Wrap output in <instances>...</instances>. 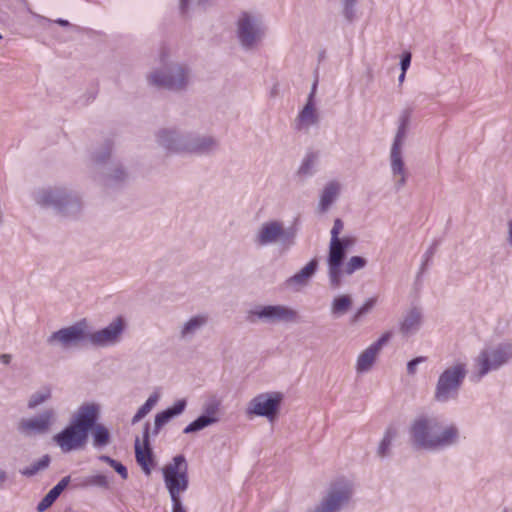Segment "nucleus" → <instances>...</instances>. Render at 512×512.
Here are the masks:
<instances>
[{
  "mask_svg": "<svg viewBox=\"0 0 512 512\" xmlns=\"http://www.w3.org/2000/svg\"><path fill=\"white\" fill-rule=\"evenodd\" d=\"M410 438L416 448L434 451L454 445L458 441L459 430L437 417L420 416L411 424Z\"/></svg>",
  "mask_w": 512,
  "mask_h": 512,
  "instance_id": "obj_1",
  "label": "nucleus"
},
{
  "mask_svg": "<svg viewBox=\"0 0 512 512\" xmlns=\"http://www.w3.org/2000/svg\"><path fill=\"white\" fill-rule=\"evenodd\" d=\"M157 143L167 152L195 155L209 154L218 148V140L213 136L182 134L173 129L160 130Z\"/></svg>",
  "mask_w": 512,
  "mask_h": 512,
  "instance_id": "obj_2",
  "label": "nucleus"
},
{
  "mask_svg": "<svg viewBox=\"0 0 512 512\" xmlns=\"http://www.w3.org/2000/svg\"><path fill=\"white\" fill-rule=\"evenodd\" d=\"M159 58L162 67L149 74V83L173 91L185 89L190 76L187 65L176 60L173 51L166 47L161 49Z\"/></svg>",
  "mask_w": 512,
  "mask_h": 512,
  "instance_id": "obj_3",
  "label": "nucleus"
},
{
  "mask_svg": "<svg viewBox=\"0 0 512 512\" xmlns=\"http://www.w3.org/2000/svg\"><path fill=\"white\" fill-rule=\"evenodd\" d=\"M410 124V112L405 110L398 119V127L389 150V168L393 187L400 191L407 184L409 172L404 160V146Z\"/></svg>",
  "mask_w": 512,
  "mask_h": 512,
  "instance_id": "obj_4",
  "label": "nucleus"
},
{
  "mask_svg": "<svg viewBox=\"0 0 512 512\" xmlns=\"http://www.w3.org/2000/svg\"><path fill=\"white\" fill-rule=\"evenodd\" d=\"M163 480L172 502V512H186L181 494L189 487L188 463L183 455H176L162 468Z\"/></svg>",
  "mask_w": 512,
  "mask_h": 512,
  "instance_id": "obj_5",
  "label": "nucleus"
},
{
  "mask_svg": "<svg viewBox=\"0 0 512 512\" xmlns=\"http://www.w3.org/2000/svg\"><path fill=\"white\" fill-rule=\"evenodd\" d=\"M35 202L42 207H51L64 216H76L81 211V202L76 194L65 187H43L34 192Z\"/></svg>",
  "mask_w": 512,
  "mask_h": 512,
  "instance_id": "obj_6",
  "label": "nucleus"
},
{
  "mask_svg": "<svg viewBox=\"0 0 512 512\" xmlns=\"http://www.w3.org/2000/svg\"><path fill=\"white\" fill-rule=\"evenodd\" d=\"M466 375L467 365L464 362L458 361L447 366L438 376L434 399L440 403L456 400Z\"/></svg>",
  "mask_w": 512,
  "mask_h": 512,
  "instance_id": "obj_7",
  "label": "nucleus"
},
{
  "mask_svg": "<svg viewBox=\"0 0 512 512\" xmlns=\"http://www.w3.org/2000/svg\"><path fill=\"white\" fill-rule=\"evenodd\" d=\"M296 229L286 228L280 220H268L263 222L254 235L257 246L279 245L283 251L289 250L296 239Z\"/></svg>",
  "mask_w": 512,
  "mask_h": 512,
  "instance_id": "obj_8",
  "label": "nucleus"
},
{
  "mask_svg": "<svg viewBox=\"0 0 512 512\" xmlns=\"http://www.w3.org/2000/svg\"><path fill=\"white\" fill-rule=\"evenodd\" d=\"M512 359V343L502 342L485 347L474 359V376L481 379L491 371L498 370Z\"/></svg>",
  "mask_w": 512,
  "mask_h": 512,
  "instance_id": "obj_9",
  "label": "nucleus"
},
{
  "mask_svg": "<svg viewBox=\"0 0 512 512\" xmlns=\"http://www.w3.org/2000/svg\"><path fill=\"white\" fill-rule=\"evenodd\" d=\"M353 493L349 480L337 479L330 483L319 503L307 512H340L349 505Z\"/></svg>",
  "mask_w": 512,
  "mask_h": 512,
  "instance_id": "obj_10",
  "label": "nucleus"
},
{
  "mask_svg": "<svg viewBox=\"0 0 512 512\" xmlns=\"http://www.w3.org/2000/svg\"><path fill=\"white\" fill-rule=\"evenodd\" d=\"M356 244L354 236L345 235L330 239L327 256L329 284L332 289H338L342 284V265L346 253Z\"/></svg>",
  "mask_w": 512,
  "mask_h": 512,
  "instance_id": "obj_11",
  "label": "nucleus"
},
{
  "mask_svg": "<svg viewBox=\"0 0 512 512\" xmlns=\"http://www.w3.org/2000/svg\"><path fill=\"white\" fill-rule=\"evenodd\" d=\"M250 323L267 324L294 323L298 321V312L286 305H257L247 312Z\"/></svg>",
  "mask_w": 512,
  "mask_h": 512,
  "instance_id": "obj_12",
  "label": "nucleus"
},
{
  "mask_svg": "<svg viewBox=\"0 0 512 512\" xmlns=\"http://www.w3.org/2000/svg\"><path fill=\"white\" fill-rule=\"evenodd\" d=\"M46 342L51 347L69 349L88 342V321L82 319L51 333Z\"/></svg>",
  "mask_w": 512,
  "mask_h": 512,
  "instance_id": "obj_13",
  "label": "nucleus"
},
{
  "mask_svg": "<svg viewBox=\"0 0 512 512\" xmlns=\"http://www.w3.org/2000/svg\"><path fill=\"white\" fill-rule=\"evenodd\" d=\"M282 400L283 395L280 392L258 394L249 401L246 407V415L248 417H266L270 422H273L277 417Z\"/></svg>",
  "mask_w": 512,
  "mask_h": 512,
  "instance_id": "obj_14",
  "label": "nucleus"
},
{
  "mask_svg": "<svg viewBox=\"0 0 512 512\" xmlns=\"http://www.w3.org/2000/svg\"><path fill=\"white\" fill-rule=\"evenodd\" d=\"M126 327V320L122 316L116 317L104 328L93 332L88 327V342L96 347L114 346L121 341Z\"/></svg>",
  "mask_w": 512,
  "mask_h": 512,
  "instance_id": "obj_15",
  "label": "nucleus"
},
{
  "mask_svg": "<svg viewBox=\"0 0 512 512\" xmlns=\"http://www.w3.org/2000/svg\"><path fill=\"white\" fill-rule=\"evenodd\" d=\"M237 35L240 44L246 49L254 48L262 39L264 30L259 18L243 13L237 22Z\"/></svg>",
  "mask_w": 512,
  "mask_h": 512,
  "instance_id": "obj_16",
  "label": "nucleus"
},
{
  "mask_svg": "<svg viewBox=\"0 0 512 512\" xmlns=\"http://www.w3.org/2000/svg\"><path fill=\"white\" fill-rule=\"evenodd\" d=\"M317 82L312 85L306 104L294 120V128L300 132H308L311 127L319 124L320 116L314 101Z\"/></svg>",
  "mask_w": 512,
  "mask_h": 512,
  "instance_id": "obj_17",
  "label": "nucleus"
},
{
  "mask_svg": "<svg viewBox=\"0 0 512 512\" xmlns=\"http://www.w3.org/2000/svg\"><path fill=\"white\" fill-rule=\"evenodd\" d=\"M87 435L74 425L70 424L60 433L53 437V441L59 446L62 452L68 453L84 447Z\"/></svg>",
  "mask_w": 512,
  "mask_h": 512,
  "instance_id": "obj_18",
  "label": "nucleus"
},
{
  "mask_svg": "<svg viewBox=\"0 0 512 512\" xmlns=\"http://www.w3.org/2000/svg\"><path fill=\"white\" fill-rule=\"evenodd\" d=\"M55 418V411L53 409H48L36 417L22 419L19 422V430L27 435L33 433L43 434L49 430L50 426L54 423Z\"/></svg>",
  "mask_w": 512,
  "mask_h": 512,
  "instance_id": "obj_19",
  "label": "nucleus"
},
{
  "mask_svg": "<svg viewBox=\"0 0 512 512\" xmlns=\"http://www.w3.org/2000/svg\"><path fill=\"white\" fill-rule=\"evenodd\" d=\"M208 322L209 316L207 313H199L190 316L178 325V339L183 342L193 340L195 336L207 326Z\"/></svg>",
  "mask_w": 512,
  "mask_h": 512,
  "instance_id": "obj_20",
  "label": "nucleus"
},
{
  "mask_svg": "<svg viewBox=\"0 0 512 512\" xmlns=\"http://www.w3.org/2000/svg\"><path fill=\"white\" fill-rule=\"evenodd\" d=\"M99 413L98 404L85 403L78 408L71 424L88 436V432L96 425Z\"/></svg>",
  "mask_w": 512,
  "mask_h": 512,
  "instance_id": "obj_21",
  "label": "nucleus"
},
{
  "mask_svg": "<svg viewBox=\"0 0 512 512\" xmlns=\"http://www.w3.org/2000/svg\"><path fill=\"white\" fill-rule=\"evenodd\" d=\"M144 448L140 444L139 438H136L135 440V457L137 463L140 465L143 472L149 476L152 472L153 466H154V459L152 451L149 447V435H148V428L146 427L144 431Z\"/></svg>",
  "mask_w": 512,
  "mask_h": 512,
  "instance_id": "obj_22",
  "label": "nucleus"
},
{
  "mask_svg": "<svg viewBox=\"0 0 512 512\" xmlns=\"http://www.w3.org/2000/svg\"><path fill=\"white\" fill-rule=\"evenodd\" d=\"M422 326V312L419 308L413 307L405 312L400 324L399 332L403 337L415 335Z\"/></svg>",
  "mask_w": 512,
  "mask_h": 512,
  "instance_id": "obj_23",
  "label": "nucleus"
},
{
  "mask_svg": "<svg viewBox=\"0 0 512 512\" xmlns=\"http://www.w3.org/2000/svg\"><path fill=\"white\" fill-rule=\"evenodd\" d=\"M381 353L371 345L362 350L355 360V372L358 375L367 374L372 371Z\"/></svg>",
  "mask_w": 512,
  "mask_h": 512,
  "instance_id": "obj_24",
  "label": "nucleus"
},
{
  "mask_svg": "<svg viewBox=\"0 0 512 512\" xmlns=\"http://www.w3.org/2000/svg\"><path fill=\"white\" fill-rule=\"evenodd\" d=\"M318 268L317 259H312L299 272L286 280V285L292 288H300L308 284L310 278Z\"/></svg>",
  "mask_w": 512,
  "mask_h": 512,
  "instance_id": "obj_25",
  "label": "nucleus"
},
{
  "mask_svg": "<svg viewBox=\"0 0 512 512\" xmlns=\"http://www.w3.org/2000/svg\"><path fill=\"white\" fill-rule=\"evenodd\" d=\"M341 184L335 180L328 182L320 195L319 203H318V211L321 213H325L331 207V205L336 201L340 194Z\"/></svg>",
  "mask_w": 512,
  "mask_h": 512,
  "instance_id": "obj_26",
  "label": "nucleus"
},
{
  "mask_svg": "<svg viewBox=\"0 0 512 512\" xmlns=\"http://www.w3.org/2000/svg\"><path fill=\"white\" fill-rule=\"evenodd\" d=\"M70 482V476L63 477L38 503L37 511L44 512L56 501L63 490L68 486Z\"/></svg>",
  "mask_w": 512,
  "mask_h": 512,
  "instance_id": "obj_27",
  "label": "nucleus"
},
{
  "mask_svg": "<svg viewBox=\"0 0 512 512\" xmlns=\"http://www.w3.org/2000/svg\"><path fill=\"white\" fill-rule=\"evenodd\" d=\"M353 298L350 294H338L330 305L331 316L335 319L342 317L352 308Z\"/></svg>",
  "mask_w": 512,
  "mask_h": 512,
  "instance_id": "obj_28",
  "label": "nucleus"
},
{
  "mask_svg": "<svg viewBox=\"0 0 512 512\" xmlns=\"http://www.w3.org/2000/svg\"><path fill=\"white\" fill-rule=\"evenodd\" d=\"M93 445L95 447H104L110 442V432L102 424H96L92 428Z\"/></svg>",
  "mask_w": 512,
  "mask_h": 512,
  "instance_id": "obj_29",
  "label": "nucleus"
},
{
  "mask_svg": "<svg viewBox=\"0 0 512 512\" xmlns=\"http://www.w3.org/2000/svg\"><path fill=\"white\" fill-rule=\"evenodd\" d=\"M80 487H99L102 489H108L110 487V480L106 475L94 474L83 478Z\"/></svg>",
  "mask_w": 512,
  "mask_h": 512,
  "instance_id": "obj_30",
  "label": "nucleus"
},
{
  "mask_svg": "<svg viewBox=\"0 0 512 512\" xmlns=\"http://www.w3.org/2000/svg\"><path fill=\"white\" fill-rule=\"evenodd\" d=\"M217 421H218L217 417L201 415L196 420L191 422L188 426H186L183 432L185 434L198 432V431L216 423Z\"/></svg>",
  "mask_w": 512,
  "mask_h": 512,
  "instance_id": "obj_31",
  "label": "nucleus"
},
{
  "mask_svg": "<svg viewBox=\"0 0 512 512\" xmlns=\"http://www.w3.org/2000/svg\"><path fill=\"white\" fill-rule=\"evenodd\" d=\"M377 299L374 297L368 298L364 303L357 309V311L349 318L351 325H357L361 318L368 314L375 306Z\"/></svg>",
  "mask_w": 512,
  "mask_h": 512,
  "instance_id": "obj_32",
  "label": "nucleus"
},
{
  "mask_svg": "<svg viewBox=\"0 0 512 512\" xmlns=\"http://www.w3.org/2000/svg\"><path fill=\"white\" fill-rule=\"evenodd\" d=\"M317 156L314 153H309L305 156L303 159L300 167L298 168V175L299 176H311L314 172V168L316 165Z\"/></svg>",
  "mask_w": 512,
  "mask_h": 512,
  "instance_id": "obj_33",
  "label": "nucleus"
},
{
  "mask_svg": "<svg viewBox=\"0 0 512 512\" xmlns=\"http://www.w3.org/2000/svg\"><path fill=\"white\" fill-rule=\"evenodd\" d=\"M367 265V260L361 256H352L345 263L343 273L352 275L354 272L363 269Z\"/></svg>",
  "mask_w": 512,
  "mask_h": 512,
  "instance_id": "obj_34",
  "label": "nucleus"
},
{
  "mask_svg": "<svg viewBox=\"0 0 512 512\" xmlns=\"http://www.w3.org/2000/svg\"><path fill=\"white\" fill-rule=\"evenodd\" d=\"M50 458L48 455L43 456L38 461L31 464L29 467L21 470V474L26 477H31L37 474L39 471L46 469L49 466Z\"/></svg>",
  "mask_w": 512,
  "mask_h": 512,
  "instance_id": "obj_35",
  "label": "nucleus"
},
{
  "mask_svg": "<svg viewBox=\"0 0 512 512\" xmlns=\"http://www.w3.org/2000/svg\"><path fill=\"white\" fill-rule=\"evenodd\" d=\"M395 436H396L395 429H392V428L387 429V431L385 432V434L383 436V439L381 440V442L378 446V449H377L378 456L385 457L386 455H388L390 446H391L392 441L395 438Z\"/></svg>",
  "mask_w": 512,
  "mask_h": 512,
  "instance_id": "obj_36",
  "label": "nucleus"
},
{
  "mask_svg": "<svg viewBox=\"0 0 512 512\" xmlns=\"http://www.w3.org/2000/svg\"><path fill=\"white\" fill-rule=\"evenodd\" d=\"M128 179V174L126 171L118 165H115L111 168L107 175V184L108 185H116L124 182Z\"/></svg>",
  "mask_w": 512,
  "mask_h": 512,
  "instance_id": "obj_37",
  "label": "nucleus"
},
{
  "mask_svg": "<svg viewBox=\"0 0 512 512\" xmlns=\"http://www.w3.org/2000/svg\"><path fill=\"white\" fill-rule=\"evenodd\" d=\"M51 398V390L49 388H45L41 391L35 392L31 395L28 401V407L33 409L38 405L44 403L45 401Z\"/></svg>",
  "mask_w": 512,
  "mask_h": 512,
  "instance_id": "obj_38",
  "label": "nucleus"
},
{
  "mask_svg": "<svg viewBox=\"0 0 512 512\" xmlns=\"http://www.w3.org/2000/svg\"><path fill=\"white\" fill-rule=\"evenodd\" d=\"M172 418V414L167 409L157 413L154 420L155 433L157 434L161 427L168 423Z\"/></svg>",
  "mask_w": 512,
  "mask_h": 512,
  "instance_id": "obj_39",
  "label": "nucleus"
},
{
  "mask_svg": "<svg viewBox=\"0 0 512 512\" xmlns=\"http://www.w3.org/2000/svg\"><path fill=\"white\" fill-rule=\"evenodd\" d=\"M159 400V394L153 393L149 396V398L146 400V402L138 409L140 413L144 416H146L152 408L156 405V403Z\"/></svg>",
  "mask_w": 512,
  "mask_h": 512,
  "instance_id": "obj_40",
  "label": "nucleus"
},
{
  "mask_svg": "<svg viewBox=\"0 0 512 512\" xmlns=\"http://www.w3.org/2000/svg\"><path fill=\"white\" fill-rule=\"evenodd\" d=\"M391 337H392V332L391 331H386L376 341H374L370 345L374 349H376L379 353H381L383 347L389 342Z\"/></svg>",
  "mask_w": 512,
  "mask_h": 512,
  "instance_id": "obj_41",
  "label": "nucleus"
},
{
  "mask_svg": "<svg viewBox=\"0 0 512 512\" xmlns=\"http://www.w3.org/2000/svg\"><path fill=\"white\" fill-rule=\"evenodd\" d=\"M343 4V13L348 20H352L354 17V7L357 0H341Z\"/></svg>",
  "mask_w": 512,
  "mask_h": 512,
  "instance_id": "obj_42",
  "label": "nucleus"
},
{
  "mask_svg": "<svg viewBox=\"0 0 512 512\" xmlns=\"http://www.w3.org/2000/svg\"><path fill=\"white\" fill-rule=\"evenodd\" d=\"M185 407H186V400L181 399V400H178L177 402H175L172 407L167 408V410L170 411V413L172 414L173 417H175V416L182 414L183 411L185 410Z\"/></svg>",
  "mask_w": 512,
  "mask_h": 512,
  "instance_id": "obj_43",
  "label": "nucleus"
},
{
  "mask_svg": "<svg viewBox=\"0 0 512 512\" xmlns=\"http://www.w3.org/2000/svg\"><path fill=\"white\" fill-rule=\"evenodd\" d=\"M427 360L426 357L424 356H419V357H416L412 360H410L408 363H407V373L409 375H414L416 373V368L417 366L420 364V363H423Z\"/></svg>",
  "mask_w": 512,
  "mask_h": 512,
  "instance_id": "obj_44",
  "label": "nucleus"
},
{
  "mask_svg": "<svg viewBox=\"0 0 512 512\" xmlns=\"http://www.w3.org/2000/svg\"><path fill=\"white\" fill-rule=\"evenodd\" d=\"M344 228V223L341 219L337 218L334 221L333 227L331 229V239H337L340 237V234Z\"/></svg>",
  "mask_w": 512,
  "mask_h": 512,
  "instance_id": "obj_45",
  "label": "nucleus"
},
{
  "mask_svg": "<svg viewBox=\"0 0 512 512\" xmlns=\"http://www.w3.org/2000/svg\"><path fill=\"white\" fill-rule=\"evenodd\" d=\"M219 409V403L218 402H211L204 406V412L205 414L203 416H213L217 417L216 414Z\"/></svg>",
  "mask_w": 512,
  "mask_h": 512,
  "instance_id": "obj_46",
  "label": "nucleus"
},
{
  "mask_svg": "<svg viewBox=\"0 0 512 512\" xmlns=\"http://www.w3.org/2000/svg\"><path fill=\"white\" fill-rule=\"evenodd\" d=\"M410 63H411V54L409 52H405L402 55V58L400 61L401 71L406 72L410 66Z\"/></svg>",
  "mask_w": 512,
  "mask_h": 512,
  "instance_id": "obj_47",
  "label": "nucleus"
},
{
  "mask_svg": "<svg viewBox=\"0 0 512 512\" xmlns=\"http://www.w3.org/2000/svg\"><path fill=\"white\" fill-rule=\"evenodd\" d=\"M8 480H9L8 472L5 469L0 468V489H3L6 486Z\"/></svg>",
  "mask_w": 512,
  "mask_h": 512,
  "instance_id": "obj_48",
  "label": "nucleus"
},
{
  "mask_svg": "<svg viewBox=\"0 0 512 512\" xmlns=\"http://www.w3.org/2000/svg\"><path fill=\"white\" fill-rule=\"evenodd\" d=\"M114 470L121 476L122 479H127L128 478L127 469L121 463H119V465Z\"/></svg>",
  "mask_w": 512,
  "mask_h": 512,
  "instance_id": "obj_49",
  "label": "nucleus"
},
{
  "mask_svg": "<svg viewBox=\"0 0 512 512\" xmlns=\"http://www.w3.org/2000/svg\"><path fill=\"white\" fill-rule=\"evenodd\" d=\"M110 156V151L107 149L104 153H98L95 156V160L98 163L104 162Z\"/></svg>",
  "mask_w": 512,
  "mask_h": 512,
  "instance_id": "obj_50",
  "label": "nucleus"
},
{
  "mask_svg": "<svg viewBox=\"0 0 512 512\" xmlns=\"http://www.w3.org/2000/svg\"><path fill=\"white\" fill-rule=\"evenodd\" d=\"M508 237H507V240L509 242L510 245H512V220L508 222Z\"/></svg>",
  "mask_w": 512,
  "mask_h": 512,
  "instance_id": "obj_51",
  "label": "nucleus"
},
{
  "mask_svg": "<svg viewBox=\"0 0 512 512\" xmlns=\"http://www.w3.org/2000/svg\"><path fill=\"white\" fill-rule=\"evenodd\" d=\"M145 416L142 415L140 413V411L138 410L137 413L134 415V417L132 418V424H136L137 422H139L142 418H144Z\"/></svg>",
  "mask_w": 512,
  "mask_h": 512,
  "instance_id": "obj_52",
  "label": "nucleus"
},
{
  "mask_svg": "<svg viewBox=\"0 0 512 512\" xmlns=\"http://www.w3.org/2000/svg\"><path fill=\"white\" fill-rule=\"evenodd\" d=\"M1 361L5 364V365H8L11 361V355L10 354H3L1 357H0Z\"/></svg>",
  "mask_w": 512,
  "mask_h": 512,
  "instance_id": "obj_53",
  "label": "nucleus"
},
{
  "mask_svg": "<svg viewBox=\"0 0 512 512\" xmlns=\"http://www.w3.org/2000/svg\"><path fill=\"white\" fill-rule=\"evenodd\" d=\"M98 459L102 462H105L107 463L108 465L110 464V462L112 461V458L109 457V456H106V455H101L98 457Z\"/></svg>",
  "mask_w": 512,
  "mask_h": 512,
  "instance_id": "obj_54",
  "label": "nucleus"
},
{
  "mask_svg": "<svg viewBox=\"0 0 512 512\" xmlns=\"http://www.w3.org/2000/svg\"><path fill=\"white\" fill-rule=\"evenodd\" d=\"M57 24H59L60 26H63V27H66L69 25V22L67 20H64V19H57L55 21Z\"/></svg>",
  "mask_w": 512,
  "mask_h": 512,
  "instance_id": "obj_55",
  "label": "nucleus"
},
{
  "mask_svg": "<svg viewBox=\"0 0 512 512\" xmlns=\"http://www.w3.org/2000/svg\"><path fill=\"white\" fill-rule=\"evenodd\" d=\"M120 462L112 459V461L110 462L109 466L112 467L113 469H115L118 465H119Z\"/></svg>",
  "mask_w": 512,
  "mask_h": 512,
  "instance_id": "obj_56",
  "label": "nucleus"
},
{
  "mask_svg": "<svg viewBox=\"0 0 512 512\" xmlns=\"http://www.w3.org/2000/svg\"><path fill=\"white\" fill-rule=\"evenodd\" d=\"M405 74H406V72L401 71V74L399 75V78H398V80H399V82H400V83H402V82L404 81V79H405Z\"/></svg>",
  "mask_w": 512,
  "mask_h": 512,
  "instance_id": "obj_57",
  "label": "nucleus"
},
{
  "mask_svg": "<svg viewBox=\"0 0 512 512\" xmlns=\"http://www.w3.org/2000/svg\"><path fill=\"white\" fill-rule=\"evenodd\" d=\"M0 39H2V35L0 34Z\"/></svg>",
  "mask_w": 512,
  "mask_h": 512,
  "instance_id": "obj_58",
  "label": "nucleus"
}]
</instances>
